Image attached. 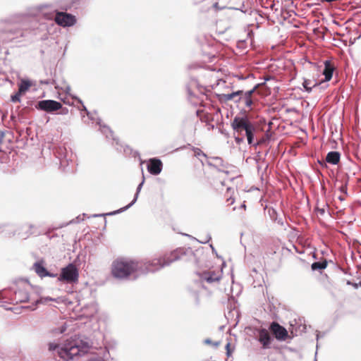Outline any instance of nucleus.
<instances>
[{
  "label": "nucleus",
  "instance_id": "nucleus-1",
  "mask_svg": "<svg viewBox=\"0 0 361 361\" xmlns=\"http://www.w3.org/2000/svg\"><path fill=\"white\" fill-rule=\"evenodd\" d=\"M142 262L119 258L114 260L111 265V274L116 279H128L130 276H137L143 270Z\"/></svg>",
  "mask_w": 361,
  "mask_h": 361
},
{
  "label": "nucleus",
  "instance_id": "nucleus-2",
  "mask_svg": "<svg viewBox=\"0 0 361 361\" xmlns=\"http://www.w3.org/2000/svg\"><path fill=\"white\" fill-rule=\"evenodd\" d=\"M231 125L234 135H238L235 137V140L238 144L243 142L244 136H246L249 145L253 144L254 133L257 129L247 116H235Z\"/></svg>",
  "mask_w": 361,
  "mask_h": 361
},
{
  "label": "nucleus",
  "instance_id": "nucleus-3",
  "mask_svg": "<svg viewBox=\"0 0 361 361\" xmlns=\"http://www.w3.org/2000/svg\"><path fill=\"white\" fill-rule=\"evenodd\" d=\"M185 255L183 249L178 248L169 253L164 254L163 256L154 258L151 261L142 262L144 264L143 270L140 271V274H145L148 271H156L161 268L170 265L171 263L180 259Z\"/></svg>",
  "mask_w": 361,
  "mask_h": 361
},
{
  "label": "nucleus",
  "instance_id": "nucleus-4",
  "mask_svg": "<svg viewBox=\"0 0 361 361\" xmlns=\"http://www.w3.org/2000/svg\"><path fill=\"white\" fill-rule=\"evenodd\" d=\"M90 345L79 339L68 341L58 350L59 356L64 360H72L75 356L85 354L90 350Z\"/></svg>",
  "mask_w": 361,
  "mask_h": 361
},
{
  "label": "nucleus",
  "instance_id": "nucleus-5",
  "mask_svg": "<svg viewBox=\"0 0 361 361\" xmlns=\"http://www.w3.org/2000/svg\"><path fill=\"white\" fill-rule=\"evenodd\" d=\"M79 279L78 269L73 264H69L61 269V274L58 278L60 281L67 283H77Z\"/></svg>",
  "mask_w": 361,
  "mask_h": 361
},
{
  "label": "nucleus",
  "instance_id": "nucleus-6",
  "mask_svg": "<svg viewBox=\"0 0 361 361\" xmlns=\"http://www.w3.org/2000/svg\"><path fill=\"white\" fill-rule=\"evenodd\" d=\"M54 21L62 27H69L76 23L75 16L65 12H56Z\"/></svg>",
  "mask_w": 361,
  "mask_h": 361
},
{
  "label": "nucleus",
  "instance_id": "nucleus-7",
  "mask_svg": "<svg viewBox=\"0 0 361 361\" xmlns=\"http://www.w3.org/2000/svg\"><path fill=\"white\" fill-rule=\"evenodd\" d=\"M62 105L60 102L54 100H42L36 105V108L46 112H54L61 109Z\"/></svg>",
  "mask_w": 361,
  "mask_h": 361
},
{
  "label": "nucleus",
  "instance_id": "nucleus-8",
  "mask_svg": "<svg viewBox=\"0 0 361 361\" xmlns=\"http://www.w3.org/2000/svg\"><path fill=\"white\" fill-rule=\"evenodd\" d=\"M269 330L279 341H286L288 337V331L276 322H273L270 324Z\"/></svg>",
  "mask_w": 361,
  "mask_h": 361
},
{
  "label": "nucleus",
  "instance_id": "nucleus-9",
  "mask_svg": "<svg viewBox=\"0 0 361 361\" xmlns=\"http://www.w3.org/2000/svg\"><path fill=\"white\" fill-rule=\"evenodd\" d=\"M243 94V90H238L231 93L217 94L216 97L221 102L226 103L229 101L233 100L235 103H238L240 102Z\"/></svg>",
  "mask_w": 361,
  "mask_h": 361
},
{
  "label": "nucleus",
  "instance_id": "nucleus-10",
  "mask_svg": "<svg viewBox=\"0 0 361 361\" xmlns=\"http://www.w3.org/2000/svg\"><path fill=\"white\" fill-rule=\"evenodd\" d=\"M320 73L319 71L316 74H313L311 78H305L302 82V86L307 92H310L313 87L322 84L321 80L319 79Z\"/></svg>",
  "mask_w": 361,
  "mask_h": 361
},
{
  "label": "nucleus",
  "instance_id": "nucleus-11",
  "mask_svg": "<svg viewBox=\"0 0 361 361\" xmlns=\"http://www.w3.org/2000/svg\"><path fill=\"white\" fill-rule=\"evenodd\" d=\"M221 271H204L200 274V280L204 282L206 281L209 283L218 282L221 279Z\"/></svg>",
  "mask_w": 361,
  "mask_h": 361
},
{
  "label": "nucleus",
  "instance_id": "nucleus-12",
  "mask_svg": "<svg viewBox=\"0 0 361 361\" xmlns=\"http://www.w3.org/2000/svg\"><path fill=\"white\" fill-rule=\"evenodd\" d=\"M258 341L262 344L264 349L270 348L272 338L266 329H261L258 331Z\"/></svg>",
  "mask_w": 361,
  "mask_h": 361
},
{
  "label": "nucleus",
  "instance_id": "nucleus-13",
  "mask_svg": "<svg viewBox=\"0 0 361 361\" xmlns=\"http://www.w3.org/2000/svg\"><path fill=\"white\" fill-rule=\"evenodd\" d=\"M162 162L160 159H150L147 165L148 171L152 175H158L162 170Z\"/></svg>",
  "mask_w": 361,
  "mask_h": 361
},
{
  "label": "nucleus",
  "instance_id": "nucleus-14",
  "mask_svg": "<svg viewBox=\"0 0 361 361\" xmlns=\"http://www.w3.org/2000/svg\"><path fill=\"white\" fill-rule=\"evenodd\" d=\"M334 69H335V67L330 61H324V68L322 71V75H324V79H322L321 82H324L329 81L332 78Z\"/></svg>",
  "mask_w": 361,
  "mask_h": 361
},
{
  "label": "nucleus",
  "instance_id": "nucleus-15",
  "mask_svg": "<svg viewBox=\"0 0 361 361\" xmlns=\"http://www.w3.org/2000/svg\"><path fill=\"white\" fill-rule=\"evenodd\" d=\"M34 270L40 277L51 276L53 277L54 275L49 274L46 268L43 266L41 262H36L33 266Z\"/></svg>",
  "mask_w": 361,
  "mask_h": 361
},
{
  "label": "nucleus",
  "instance_id": "nucleus-16",
  "mask_svg": "<svg viewBox=\"0 0 361 361\" xmlns=\"http://www.w3.org/2000/svg\"><path fill=\"white\" fill-rule=\"evenodd\" d=\"M340 153L336 151L329 152L326 157V161L329 164L336 165L340 161Z\"/></svg>",
  "mask_w": 361,
  "mask_h": 361
},
{
  "label": "nucleus",
  "instance_id": "nucleus-17",
  "mask_svg": "<svg viewBox=\"0 0 361 361\" xmlns=\"http://www.w3.org/2000/svg\"><path fill=\"white\" fill-rule=\"evenodd\" d=\"M255 90H256V87H255L252 90L246 92L244 94L243 99H244L245 104L247 107H251L253 104L252 99V95L255 92Z\"/></svg>",
  "mask_w": 361,
  "mask_h": 361
},
{
  "label": "nucleus",
  "instance_id": "nucleus-18",
  "mask_svg": "<svg viewBox=\"0 0 361 361\" xmlns=\"http://www.w3.org/2000/svg\"><path fill=\"white\" fill-rule=\"evenodd\" d=\"M32 86V83L30 81L27 80H21L20 82L18 85V91L20 93H25L26 91L29 90V88Z\"/></svg>",
  "mask_w": 361,
  "mask_h": 361
},
{
  "label": "nucleus",
  "instance_id": "nucleus-19",
  "mask_svg": "<svg viewBox=\"0 0 361 361\" xmlns=\"http://www.w3.org/2000/svg\"><path fill=\"white\" fill-rule=\"evenodd\" d=\"M327 267V262L324 259L322 262H316L312 264V270L324 269Z\"/></svg>",
  "mask_w": 361,
  "mask_h": 361
},
{
  "label": "nucleus",
  "instance_id": "nucleus-20",
  "mask_svg": "<svg viewBox=\"0 0 361 361\" xmlns=\"http://www.w3.org/2000/svg\"><path fill=\"white\" fill-rule=\"evenodd\" d=\"M234 349H235V348L231 347L230 342L227 343V344L226 345V355L228 357L231 356L232 353L234 351Z\"/></svg>",
  "mask_w": 361,
  "mask_h": 361
},
{
  "label": "nucleus",
  "instance_id": "nucleus-21",
  "mask_svg": "<svg viewBox=\"0 0 361 361\" xmlns=\"http://www.w3.org/2000/svg\"><path fill=\"white\" fill-rule=\"evenodd\" d=\"M21 94H22V93H20V92L18 91V92L16 94L11 96V101L15 103L19 102L20 101Z\"/></svg>",
  "mask_w": 361,
  "mask_h": 361
},
{
  "label": "nucleus",
  "instance_id": "nucleus-22",
  "mask_svg": "<svg viewBox=\"0 0 361 361\" xmlns=\"http://www.w3.org/2000/svg\"><path fill=\"white\" fill-rule=\"evenodd\" d=\"M204 343L206 344L211 345H212L214 347H216V348L219 346L220 344H221L220 341H215V342H214V341H212V340H210L209 338L206 339L204 341Z\"/></svg>",
  "mask_w": 361,
  "mask_h": 361
},
{
  "label": "nucleus",
  "instance_id": "nucleus-23",
  "mask_svg": "<svg viewBox=\"0 0 361 361\" xmlns=\"http://www.w3.org/2000/svg\"><path fill=\"white\" fill-rule=\"evenodd\" d=\"M57 348H58V345H57V344H54V343H49V350H56Z\"/></svg>",
  "mask_w": 361,
  "mask_h": 361
},
{
  "label": "nucleus",
  "instance_id": "nucleus-24",
  "mask_svg": "<svg viewBox=\"0 0 361 361\" xmlns=\"http://www.w3.org/2000/svg\"><path fill=\"white\" fill-rule=\"evenodd\" d=\"M226 202H227V204L228 205H231L233 204L234 202V198H233L231 196H229L227 200H226Z\"/></svg>",
  "mask_w": 361,
  "mask_h": 361
},
{
  "label": "nucleus",
  "instance_id": "nucleus-25",
  "mask_svg": "<svg viewBox=\"0 0 361 361\" xmlns=\"http://www.w3.org/2000/svg\"><path fill=\"white\" fill-rule=\"evenodd\" d=\"M53 300H55L54 299H52L51 298H41L39 302H46V301H53Z\"/></svg>",
  "mask_w": 361,
  "mask_h": 361
},
{
  "label": "nucleus",
  "instance_id": "nucleus-26",
  "mask_svg": "<svg viewBox=\"0 0 361 361\" xmlns=\"http://www.w3.org/2000/svg\"><path fill=\"white\" fill-rule=\"evenodd\" d=\"M317 211L321 214L323 215L325 213L324 208H319L318 206L316 207Z\"/></svg>",
  "mask_w": 361,
  "mask_h": 361
},
{
  "label": "nucleus",
  "instance_id": "nucleus-27",
  "mask_svg": "<svg viewBox=\"0 0 361 361\" xmlns=\"http://www.w3.org/2000/svg\"><path fill=\"white\" fill-rule=\"evenodd\" d=\"M263 142H264V140L261 139V140H258L255 144L253 143L252 145H254L255 146H257V145H262Z\"/></svg>",
  "mask_w": 361,
  "mask_h": 361
},
{
  "label": "nucleus",
  "instance_id": "nucleus-28",
  "mask_svg": "<svg viewBox=\"0 0 361 361\" xmlns=\"http://www.w3.org/2000/svg\"><path fill=\"white\" fill-rule=\"evenodd\" d=\"M78 102H80L82 104V110L86 111L87 109H86L85 106L82 103V102L80 99H78Z\"/></svg>",
  "mask_w": 361,
  "mask_h": 361
},
{
  "label": "nucleus",
  "instance_id": "nucleus-29",
  "mask_svg": "<svg viewBox=\"0 0 361 361\" xmlns=\"http://www.w3.org/2000/svg\"><path fill=\"white\" fill-rule=\"evenodd\" d=\"M346 190H347L346 185H342V186L341 187V190L342 192H346Z\"/></svg>",
  "mask_w": 361,
  "mask_h": 361
},
{
  "label": "nucleus",
  "instance_id": "nucleus-30",
  "mask_svg": "<svg viewBox=\"0 0 361 361\" xmlns=\"http://www.w3.org/2000/svg\"><path fill=\"white\" fill-rule=\"evenodd\" d=\"M352 286L357 289L360 286V285H359V283H353Z\"/></svg>",
  "mask_w": 361,
  "mask_h": 361
},
{
  "label": "nucleus",
  "instance_id": "nucleus-31",
  "mask_svg": "<svg viewBox=\"0 0 361 361\" xmlns=\"http://www.w3.org/2000/svg\"><path fill=\"white\" fill-rule=\"evenodd\" d=\"M352 283H352V282H350V281H347V284H348V285H351V286H352Z\"/></svg>",
  "mask_w": 361,
  "mask_h": 361
},
{
  "label": "nucleus",
  "instance_id": "nucleus-32",
  "mask_svg": "<svg viewBox=\"0 0 361 361\" xmlns=\"http://www.w3.org/2000/svg\"><path fill=\"white\" fill-rule=\"evenodd\" d=\"M63 103H66V104H70V103H69V102H66L65 100H63Z\"/></svg>",
  "mask_w": 361,
  "mask_h": 361
},
{
  "label": "nucleus",
  "instance_id": "nucleus-33",
  "mask_svg": "<svg viewBox=\"0 0 361 361\" xmlns=\"http://www.w3.org/2000/svg\"><path fill=\"white\" fill-rule=\"evenodd\" d=\"M360 287H361V281L359 282Z\"/></svg>",
  "mask_w": 361,
  "mask_h": 361
},
{
  "label": "nucleus",
  "instance_id": "nucleus-34",
  "mask_svg": "<svg viewBox=\"0 0 361 361\" xmlns=\"http://www.w3.org/2000/svg\"><path fill=\"white\" fill-rule=\"evenodd\" d=\"M2 142V140L0 139V144Z\"/></svg>",
  "mask_w": 361,
  "mask_h": 361
}]
</instances>
